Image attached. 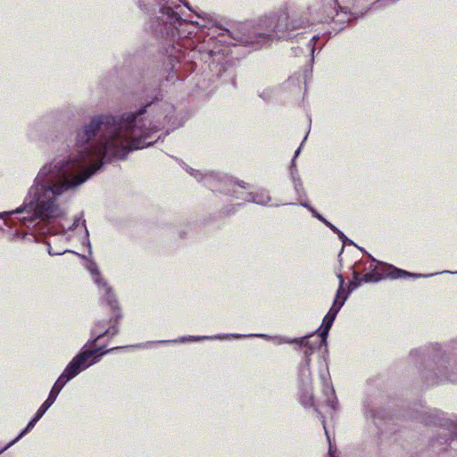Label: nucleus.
Returning <instances> with one entry per match:
<instances>
[{"instance_id":"nucleus-10","label":"nucleus","mask_w":457,"mask_h":457,"mask_svg":"<svg viewBox=\"0 0 457 457\" xmlns=\"http://www.w3.org/2000/svg\"><path fill=\"white\" fill-rule=\"evenodd\" d=\"M185 170L197 181L204 182V184L212 188V190H215L214 184L216 181H222L224 179H227L226 176L221 177L220 175L213 171L203 172L202 170H195L191 167H188L187 165H185Z\"/></svg>"},{"instance_id":"nucleus-31","label":"nucleus","mask_w":457,"mask_h":457,"mask_svg":"<svg viewBox=\"0 0 457 457\" xmlns=\"http://www.w3.org/2000/svg\"><path fill=\"white\" fill-rule=\"evenodd\" d=\"M6 449H4V447L3 449L0 450V453H2L4 451H5Z\"/></svg>"},{"instance_id":"nucleus-18","label":"nucleus","mask_w":457,"mask_h":457,"mask_svg":"<svg viewBox=\"0 0 457 457\" xmlns=\"http://www.w3.org/2000/svg\"><path fill=\"white\" fill-rule=\"evenodd\" d=\"M317 39H318V37H317V36H313V37H312V39L310 40V42H309V45H308V46H309V47H310V50H311L312 54H314V51H315V43H316Z\"/></svg>"},{"instance_id":"nucleus-25","label":"nucleus","mask_w":457,"mask_h":457,"mask_svg":"<svg viewBox=\"0 0 457 457\" xmlns=\"http://www.w3.org/2000/svg\"><path fill=\"white\" fill-rule=\"evenodd\" d=\"M237 185L241 188H245V182H237Z\"/></svg>"},{"instance_id":"nucleus-15","label":"nucleus","mask_w":457,"mask_h":457,"mask_svg":"<svg viewBox=\"0 0 457 457\" xmlns=\"http://www.w3.org/2000/svg\"><path fill=\"white\" fill-rule=\"evenodd\" d=\"M374 276L371 273H366L362 278H360V283H368L371 281H378V278L374 279Z\"/></svg>"},{"instance_id":"nucleus-20","label":"nucleus","mask_w":457,"mask_h":457,"mask_svg":"<svg viewBox=\"0 0 457 457\" xmlns=\"http://www.w3.org/2000/svg\"><path fill=\"white\" fill-rule=\"evenodd\" d=\"M360 284H361V283H360V281H359V282H353H353H350V284H349V286H348V288H349V289H348V291H347V292H349V293H350L351 291H353V290L356 289Z\"/></svg>"},{"instance_id":"nucleus-14","label":"nucleus","mask_w":457,"mask_h":457,"mask_svg":"<svg viewBox=\"0 0 457 457\" xmlns=\"http://www.w3.org/2000/svg\"><path fill=\"white\" fill-rule=\"evenodd\" d=\"M55 243V239H54L53 241H48L46 242L47 244V252L48 253L51 255V256H54V255H62L67 252H70L68 249H62V250H54L53 247H52V244H54Z\"/></svg>"},{"instance_id":"nucleus-23","label":"nucleus","mask_w":457,"mask_h":457,"mask_svg":"<svg viewBox=\"0 0 457 457\" xmlns=\"http://www.w3.org/2000/svg\"><path fill=\"white\" fill-rule=\"evenodd\" d=\"M337 277L338 281H339L338 287H344L345 279H344L343 276L341 274H337Z\"/></svg>"},{"instance_id":"nucleus-24","label":"nucleus","mask_w":457,"mask_h":457,"mask_svg":"<svg viewBox=\"0 0 457 457\" xmlns=\"http://www.w3.org/2000/svg\"><path fill=\"white\" fill-rule=\"evenodd\" d=\"M302 206L305 207L306 209H308L310 212H311V209H314L313 207H312L310 204H308L307 202H301L300 204Z\"/></svg>"},{"instance_id":"nucleus-19","label":"nucleus","mask_w":457,"mask_h":457,"mask_svg":"<svg viewBox=\"0 0 457 457\" xmlns=\"http://www.w3.org/2000/svg\"><path fill=\"white\" fill-rule=\"evenodd\" d=\"M322 424H323V428H324V430H325V433H326L327 438H328V442L330 443V438H329L328 433V431H327V428H326V425H325V421H324V420H322ZM329 457H334V456H333V453H332V447H331V445H330V444H329Z\"/></svg>"},{"instance_id":"nucleus-22","label":"nucleus","mask_w":457,"mask_h":457,"mask_svg":"<svg viewBox=\"0 0 457 457\" xmlns=\"http://www.w3.org/2000/svg\"><path fill=\"white\" fill-rule=\"evenodd\" d=\"M25 237V235L24 234H21L19 231H16L13 235H12V241H15L16 239L18 238H24Z\"/></svg>"},{"instance_id":"nucleus-9","label":"nucleus","mask_w":457,"mask_h":457,"mask_svg":"<svg viewBox=\"0 0 457 457\" xmlns=\"http://www.w3.org/2000/svg\"><path fill=\"white\" fill-rule=\"evenodd\" d=\"M258 337L264 338L266 340L270 339V336L264 335V334H250V335L223 334V335H217V336H214V337H207V336H203V337H195V336L181 337H179V338L173 339V340H160L157 343H166V344H168V343H186V342L200 341V340H204V339H215V338H217V339H227V338H229V337L242 338V337Z\"/></svg>"},{"instance_id":"nucleus-6","label":"nucleus","mask_w":457,"mask_h":457,"mask_svg":"<svg viewBox=\"0 0 457 457\" xmlns=\"http://www.w3.org/2000/svg\"><path fill=\"white\" fill-rule=\"evenodd\" d=\"M62 391V388L57 386L55 383L54 384L47 399L42 403V405L37 411L34 418L28 423L26 428L18 435L16 438L11 441L4 449H8L10 446L18 442L21 437H23L29 430H31L36 423L43 417L46 411L53 405L55 402L58 395Z\"/></svg>"},{"instance_id":"nucleus-21","label":"nucleus","mask_w":457,"mask_h":457,"mask_svg":"<svg viewBox=\"0 0 457 457\" xmlns=\"http://www.w3.org/2000/svg\"><path fill=\"white\" fill-rule=\"evenodd\" d=\"M312 214L317 218L319 220H324V217L321 216L315 209H311Z\"/></svg>"},{"instance_id":"nucleus-26","label":"nucleus","mask_w":457,"mask_h":457,"mask_svg":"<svg viewBox=\"0 0 457 457\" xmlns=\"http://www.w3.org/2000/svg\"><path fill=\"white\" fill-rule=\"evenodd\" d=\"M443 273L457 274V271L453 272V271L445 270V271H443Z\"/></svg>"},{"instance_id":"nucleus-11","label":"nucleus","mask_w":457,"mask_h":457,"mask_svg":"<svg viewBox=\"0 0 457 457\" xmlns=\"http://www.w3.org/2000/svg\"><path fill=\"white\" fill-rule=\"evenodd\" d=\"M434 274L423 275V274L411 273V272L398 269L392 265L388 266V272L386 274V276L392 279H397V278H421V277L427 278V277H431Z\"/></svg>"},{"instance_id":"nucleus-13","label":"nucleus","mask_w":457,"mask_h":457,"mask_svg":"<svg viewBox=\"0 0 457 457\" xmlns=\"http://www.w3.org/2000/svg\"><path fill=\"white\" fill-rule=\"evenodd\" d=\"M290 175H291L292 182H293V185H294L296 194L298 195H301L302 194H303V187L301 182L300 177L297 173V170H291Z\"/></svg>"},{"instance_id":"nucleus-27","label":"nucleus","mask_w":457,"mask_h":457,"mask_svg":"<svg viewBox=\"0 0 457 457\" xmlns=\"http://www.w3.org/2000/svg\"><path fill=\"white\" fill-rule=\"evenodd\" d=\"M358 276H359V275H358L356 272H354V273H353V277H354V279H355V280H358V279H359Z\"/></svg>"},{"instance_id":"nucleus-17","label":"nucleus","mask_w":457,"mask_h":457,"mask_svg":"<svg viewBox=\"0 0 457 457\" xmlns=\"http://www.w3.org/2000/svg\"><path fill=\"white\" fill-rule=\"evenodd\" d=\"M329 228H330L333 232L337 233V234L338 235L339 238H340L343 242H345V240H347V238H346V237L344 235V233H343L342 231H340V230H339L337 227H335L333 224L329 227Z\"/></svg>"},{"instance_id":"nucleus-30","label":"nucleus","mask_w":457,"mask_h":457,"mask_svg":"<svg viewBox=\"0 0 457 457\" xmlns=\"http://www.w3.org/2000/svg\"><path fill=\"white\" fill-rule=\"evenodd\" d=\"M156 342H157V341H155V342H148V345H151V344H157Z\"/></svg>"},{"instance_id":"nucleus-28","label":"nucleus","mask_w":457,"mask_h":457,"mask_svg":"<svg viewBox=\"0 0 457 457\" xmlns=\"http://www.w3.org/2000/svg\"><path fill=\"white\" fill-rule=\"evenodd\" d=\"M321 222H323V223L326 225L327 223H328V220H327L324 218V220H321Z\"/></svg>"},{"instance_id":"nucleus-29","label":"nucleus","mask_w":457,"mask_h":457,"mask_svg":"<svg viewBox=\"0 0 457 457\" xmlns=\"http://www.w3.org/2000/svg\"><path fill=\"white\" fill-rule=\"evenodd\" d=\"M331 225H332V223H330L329 221H328V223H327V224H326V226H327V227H328V228H329Z\"/></svg>"},{"instance_id":"nucleus-7","label":"nucleus","mask_w":457,"mask_h":457,"mask_svg":"<svg viewBox=\"0 0 457 457\" xmlns=\"http://www.w3.org/2000/svg\"><path fill=\"white\" fill-rule=\"evenodd\" d=\"M436 383L451 382L457 384V360L455 358H442L436 368Z\"/></svg>"},{"instance_id":"nucleus-16","label":"nucleus","mask_w":457,"mask_h":457,"mask_svg":"<svg viewBox=\"0 0 457 457\" xmlns=\"http://www.w3.org/2000/svg\"><path fill=\"white\" fill-rule=\"evenodd\" d=\"M306 138H307V136H305V137H304V138H303V142H302V144H301L300 147L295 151V156H294V159L292 160V164H291V169H290V170H296V169H295V158L299 155V154H300V152H301V147H302L303 144L304 143V141L306 140Z\"/></svg>"},{"instance_id":"nucleus-4","label":"nucleus","mask_w":457,"mask_h":457,"mask_svg":"<svg viewBox=\"0 0 457 457\" xmlns=\"http://www.w3.org/2000/svg\"><path fill=\"white\" fill-rule=\"evenodd\" d=\"M278 344H298L301 346L305 347L304 354L306 355V359L304 362L301 365L298 372V388H299V398L300 403L305 408L313 407L314 406V398L312 394V377H311V370H310V358L309 356L312 354V350L311 347H308V340L306 337L303 338H287V337H280L278 340Z\"/></svg>"},{"instance_id":"nucleus-1","label":"nucleus","mask_w":457,"mask_h":457,"mask_svg":"<svg viewBox=\"0 0 457 457\" xmlns=\"http://www.w3.org/2000/svg\"><path fill=\"white\" fill-rule=\"evenodd\" d=\"M119 116L100 114L76 131L73 151L46 162L28 189L23 204L11 212H0V219L26 212L20 219L26 227H37L42 234L57 236L63 244L78 241L90 246L85 220L54 221L66 213L64 195L75 192L93 177L104 162L123 160L135 149L152 145V135L161 128L160 119L153 117L147 107Z\"/></svg>"},{"instance_id":"nucleus-5","label":"nucleus","mask_w":457,"mask_h":457,"mask_svg":"<svg viewBox=\"0 0 457 457\" xmlns=\"http://www.w3.org/2000/svg\"><path fill=\"white\" fill-rule=\"evenodd\" d=\"M348 297H349V292H346L345 287L337 288L333 304L330 307L328 313L325 315L323 321H322V325L320 327V336L321 337L320 344L326 345L328 331L331 328L337 313L339 312L341 308L344 306V304Z\"/></svg>"},{"instance_id":"nucleus-2","label":"nucleus","mask_w":457,"mask_h":457,"mask_svg":"<svg viewBox=\"0 0 457 457\" xmlns=\"http://www.w3.org/2000/svg\"><path fill=\"white\" fill-rule=\"evenodd\" d=\"M87 270L89 271L94 283L97 286L99 292L103 295V301L113 311V315L115 317L114 324L108 328H105L101 322H98L94 326L92 333L96 335V337L87 341L88 345L93 347L101 337L104 336L113 337L118 334L119 328L117 322L121 317V314L112 288L102 277L96 262L94 261H88Z\"/></svg>"},{"instance_id":"nucleus-8","label":"nucleus","mask_w":457,"mask_h":457,"mask_svg":"<svg viewBox=\"0 0 457 457\" xmlns=\"http://www.w3.org/2000/svg\"><path fill=\"white\" fill-rule=\"evenodd\" d=\"M320 379L321 382V391L325 397L326 404L330 407L332 411H337L338 403L334 387L331 384L328 369L326 364L320 370Z\"/></svg>"},{"instance_id":"nucleus-12","label":"nucleus","mask_w":457,"mask_h":457,"mask_svg":"<svg viewBox=\"0 0 457 457\" xmlns=\"http://www.w3.org/2000/svg\"><path fill=\"white\" fill-rule=\"evenodd\" d=\"M245 200L246 202H251L261 205H267L270 202L271 198L267 190L262 189L257 192L247 193Z\"/></svg>"},{"instance_id":"nucleus-3","label":"nucleus","mask_w":457,"mask_h":457,"mask_svg":"<svg viewBox=\"0 0 457 457\" xmlns=\"http://www.w3.org/2000/svg\"><path fill=\"white\" fill-rule=\"evenodd\" d=\"M90 347L88 343H87L81 351L71 359L62 373L59 376L55 384L62 389L67 382L78 376L81 371L97 363L104 354L120 348L113 347L104 351L103 347L94 349Z\"/></svg>"}]
</instances>
